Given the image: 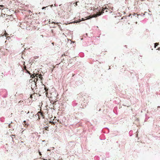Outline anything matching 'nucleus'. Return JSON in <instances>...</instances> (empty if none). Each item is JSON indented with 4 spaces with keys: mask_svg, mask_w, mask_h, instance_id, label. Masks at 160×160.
Returning a JSON list of instances; mask_svg holds the SVG:
<instances>
[{
    "mask_svg": "<svg viewBox=\"0 0 160 160\" xmlns=\"http://www.w3.org/2000/svg\"><path fill=\"white\" fill-rule=\"evenodd\" d=\"M4 8V6L3 5H0V9L2 10Z\"/></svg>",
    "mask_w": 160,
    "mask_h": 160,
    "instance_id": "5",
    "label": "nucleus"
},
{
    "mask_svg": "<svg viewBox=\"0 0 160 160\" xmlns=\"http://www.w3.org/2000/svg\"><path fill=\"white\" fill-rule=\"evenodd\" d=\"M138 14H137L136 13H134V14L133 15V16H135V17H137V18H138Z\"/></svg>",
    "mask_w": 160,
    "mask_h": 160,
    "instance_id": "7",
    "label": "nucleus"
},
{
    "mask_svg": "<svg viewBox=\"0 0 160 160\" xmlns=\"http://www.w3.org/2000/svg\"><path fill=\"white\" fill-rule=\"evenodd\" d=\"M39 154H40V155H41V153L40 152H39Z\"/></svg>",
    "mask_w": 160,
    "mask_h": 160,
    "instance_id": "17",
    "label": "nucleus"
},
{
    "mask_svg": "<svg viewBox=\"0 0 160 160\" xmlns=\"http://www.w3.org/2000/svg\"><path fill=\"white\" fill-rule=\"evenodd\" d=\"M62 62H62H61L60 63H59L58 64H57L55 66H53V68H55V67H58L57 66L58 65H59V64H61V63Z\"/></svg>",
    "mask_w": 160,
    "mask_h": 160,
    "instance_id": "6",
    "label": "nucleus"
},
{
    "mask_svg": "<svg viewBox=\"0 0 160 160\" xmlns=\"http://www.w3.org/2000/svg\"><path fill=\"white\" fill-rule=\"evenodd\" d=\"M9 17H10V18H11V17H12V16H10Z\"/></svg>",
    "mask_w": 160,
    "mask_h": 160,
    "instance_id": "23",
    "label": "nucleus"
},
{
    "mask_svg": "<svg viewBox=\"0 0 160 160\" xmlns=\"http://www.w3.org/2000/svg\"><path fill=\"white\" fill-rule=\"evenodd\" d=\"M158 50H159V49H160V48H158Z\"/></svg>",
    "mask_w": 160,
    "mask_h": 160,
    "instance_id": "24",
    "label": "nucleus"
},
{
    "mask_svg": "<svg viewBox=\"0 0 160 160\" xmlns=\"http://www.w3.org/2000/svg\"><path fill=\"white\" fill-rule=\"evenodd\" d=\"M24 69L26 71L27 70L26 69V66H24Z\"/></svg>",
    "mask_w": 160,
    "mask_h": 160,
    "instance_id": "11",
    "label": "nucleus"
},
{
    "mask_svg": "<svg viewBox=\"0 0 160 160\" xmlns=\"http://www.w3.org/2000/svg\"><path fill=\"white\" fill-rule=\"evenodd\" d=\"M63 56H65V54H63L62 55V57Z\"/></svg>",
    "mask_w": 160,
    "mask_h": 160,
    "instance_id": "18",
    "label": "nucleus"
},
{
    "mask_svg": "<svg viewBox=\"0 0 160 160\" xmlns=\"http://www.w3.org/2000/svg\"><path fill=\"white\" fill-rule=\"evenodd\" d=\"M23 122L24 123V124L26 125V122L25 121H24V122Z\"/></svg>",
    "mask_w": 160,
    "mask_h": 160,
    "instance_id": "15",
    "label": "nucleus"
},
{
    "mask_svg": "<svg viewBox=\"0 0 160 160\" xmlns=\"http://www.w3.org/2000/svg\"><path fill=\"white\" fill-rule=\"evenodd\" d=\"M44 89L46 91H47L48 90V89H47V88L46 87L44 88Z\"/></svg>",
    "mask_w": 160,
    "mask_h": 160,
    "instance_id": "10",
    "label": "nucleus"
},
{
    "mask_svg": "<svg viewBox=\"0 0 160 160\" xmlns=\"http://www.w3.org/2000/svg\"><path fill=\"white\" fill-rule=\"evenodd\" d=\"M52 44L53 45H54V42H52Z\"/></svg>",
    "mask_w": 160,
    "mask_h": 160,
    "instance_id": "20",
    "label": "nucleus"
},
{
    "mask_svg": "<svg viewBox=\"0 0 160 160\" xmlns=\"http://www.w3.org/2000/svg\"><path fill=\"white\" fill-rule=\"evenodd\" d=\"M22 101H20L19 102V103L20 105L22 104V102H23Z\"/></svg>",
    "mask_w": 160,
    "mask_h": 160,
    "instance_id": "9",
    "label": "nucleus"
},
{
    "mask_svg": "<svg viewBox=\"0 0 160 160\" xmlns=\"http://www.w3.org/2000/svg\"><path fill=\"white\" fill-rule=\"evenodd\" d=\"M74 75V74H72V76H73Z\"/></svg>",
    "mask_w": 160,
    "mask_h": 160,
    "instance_id": "22",
    "label": "nucleus"
},
{
    "mask_svg": "<svg viewBox=\"0 0 160 160\" xmlns=\"http://www.w3.org/2000/svg\"><path fill=\"white\" fill-rule=\"evenodd\" d=\"M105 9H106V12H108V11L107 10L108 9V8H107V7H105L104 8H103L102 11L101 12H99L98 13H97V14H93L92 16H89L88 17V18L86 19H89L92 18H96L98 16H100L101 15V14H102V13L104 12L103 11H104Z\"/></svg>",
    "mask_w": 160,
    "mask_h": 160,
    "instance_id": "1",
    "label": "nucleus"
},
{
    "mask_svg": "<svg viewBox=\"0 0 160 160\" xmlns=\"http://www.w3.org/2000/svg\"><path fill=\"white\" fill-rule=\"evenodd\" d=\"M58 121H56V120L55 121L54 120H53L52 121L50 122V123L52 124L55 125Z\"/></svg>",
    "mask_w": 160,
    "mask_h": 160,
    "instance_id": "4",
    "label": "nucleus"
},
{
    "mask_svg": "<svg viewBox=\"0 0 160 160\" xmlns=\"http://www.w3.org/2000/svg\"><path fill=\"white\" fill-rule=\"evenodd\" d=\"M22 112H23V111H22L21 112V113H22Z\"/></svg>",
    "mask_w": 160,
    "mask_h": 160,
    "instance_id": "21",
    "label": "nucleus"
},
{
    "mask_svg": "<svg viewBox=\"0 0 160 160\" xmlns=\"http://www.w3.org/2000/svg\"><path fill=\"white\" fill-rule=\"evenodd\" d=\"M36 79V81H38V78H37L36 77V78H35L34 79ZM35 81V80H34V81Z\"/></svg>",
    "mask_w": 160,
    "mask_h": 160,
    "instance_id": "12",
    "label": "nucleus"
},
{
    "mask_svg": "<svg viewBox=\"0 0 160 160\" xmlns=\"http://www.w3.org/2000/svg\"><path fill=\"white\" fill-rule=\"evenodd\" d=\"M37 115L38 116V119H40L41 118H45L43 113L41 112H38L37 113Z\"/></svg>",
    "mask_w": 160,
    "mask_h": 160,
    "instance_id": "2",
    "label": "nucleus"
},
{
    "mask_svg": "<svg viewBox=\"0 0 160 160\" xmlns=\"http://www.w3.org/2000/svg\"><path fill=\"white\" fill-rule=\"evenodd\" d=\"M158 44V43H155V48H156V46H157Z\"/></svg>",
    "mask_w": 160,
    "mask_h": 160,
    "instance_id": "8",
    "label": "nucleus"
},
{
    "mask_svg": "<svg viewBox=\"0 0 160 160\" xmlns=\"http://www.w3.org/2000/svg\"><path fill=\"white\" fill-rule=\"evenodd\" d=\"M26 71L28 73L30 74V72L28 71V70H27Z\"/></svg>",
    "mask_w": 160,
    "mask_h": 160,
    "instance_id": "13",
    "label": "nucleus"
},
{
    "mask_svg": "<svg viewBox=\"0 0 160 160\" xmlns=\"http://www.w3.org/2000/svg\"><path fill=\"white\" fill-rule=\"evenodd\" d=\"M77 2L76 3H75V5H74V6H77Z\"/></svg>",
    "mask_w": 160,
    "mask_h": 160,
    "instance_id": "14",
    "label": "nucleus"
},
{
    "mask_svg": "<svg viewBox=\"0 0 160 160\" xmlns=\"http://www.w3.org/2000/svg\"><path fill=\"white\" fill-rule=\"evenodd\" d=\"M42 75L41 74H37L35 75V76H34V74H32L31 76V77H32V78H35V77H36L37 78L39 77L41 79V80H42Z\"/></svg>",
    "mask_w": 160,
    "mask_h": 160,
    "instance_id": "3",
    "label": "nucleus"
},
{
    "mask_svg": "<svg viewBox=\"0 0 160 160\" xmlns=\"http://www.w3.org/2000/svg\"><path fill=\"white\" fill-rule=\"evenodd\" d=\"M48 127H46L45 128V130H48Z\"/></svg>",
    "mask_w": 160,
    "mask_h": 160,
    "instance_id": "16",
    "label": "nucleus"
},
{
    "mask_svg": "<svg viewBox=\"0 0 160 160\" xmlns=\"http://www.w3.org/2000/svg\"><path fill=\"white\" fill-rule=\"evenodd\" d=\"M30 98H32V95H31L30 96Z\"/></svg>",
    "mask_w": 160,
    "mask_h": 160,
    "instance_id": "19",
    "label": "nucleus"
},
{
    "mask_svg": "<svg viewBox=\"0 0 160 160\" xmlns=\"http://www.w3.org/2000/svg\"><path fill=\"white\" fill-rule=\"evenodd\" d=\"M108 5H109V4H108L107 5L108 6Z\"/></svg>",
    "mask_w": 160,
    "mask_h": 160,
    "instance_id": "25",
    "label": "nucleus"
}]
</instances>
